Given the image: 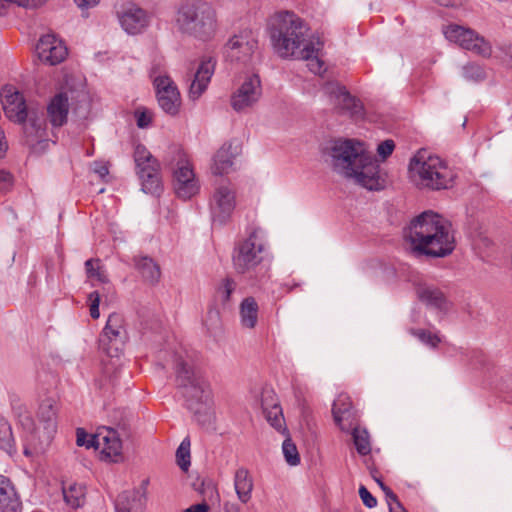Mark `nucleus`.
<instances>
[{
  "instance_id": "32",
  "label": "nucleus",
  "mask_w": 512,
  "mask_h": 512,
  "mask_svg": "<svg viewBox=\"0 0 512 512\" xmlns=\"http://www.w3.org/2000/svg\"><path fill=\"white\" fill-rule=\"evenodd\" d=\"M19 425L28 433L29 438L28 444L24 445L23 453L26 456H31L39 451L38 447L34 443V434L36 433V425L28 411H22L17 414Z\"/></svg>"
},
{
  "instance_id": "48",
  "label": "nucleus",
  "mask_w": 512,
  "mask_h": 512,
  "mask_svg": "<svg viewBox=\"0 0 512 512\" xmlns=\"http://www.w3.org/2000/svg\"><path fill=\"white\" fill-rule=\"evenodd\" d=\"M395 148V143L391 139H387L383 142H381L377 147V153L378 155L385 160L387 157H389L393 150Z\"/></svg>"
},
{
  "instance_id": "41",
  "label": "nucleus",
  "mask_w": 512,
  "mask_h": 512,
  "mask_svg": "<svg viewBox=\"0 0 512 512\" xmlns=\"http://www.w3.org/2000/svg\"><path fill=\"white\" fill-rule=\"evenodd\" d=\"M409 333L416 337L421 343L432 349L437 348L439 343L441 342V337L439 336V334L432 333L429 330L411 328L409 330Z\"/></svg>"
},
{
  "instance_id": "6",
  "label": "nucleus",
  "mask_w": 512,
  "mask_h": 512,
  "mask_svg": "<svg viewBox=\"0 0 512 512\" xmlns=\"http://www.w3.org/2000/svg\"><path fill=\"white\" fill-rule=\"evenodd\" d=\"M176 26L184 34L209 40L217 29L215 10L207 3L182 5L177 11Z\"/></svg>"
},
{
  "instance_id": "11",
  "label": "nucleus",
  "mask_w": 512,
  "mask_h": 512,
  "mask_svg": "<svg viewBox=\"0 0 512 512\" xmlns=\"http://www.w3.org/2000/svg\"><path fill=\"white\" fill-rule=\"evenodd\" d=\"M323 92L330 103L342 114L359 118L363 116V105L359 99L352 96L345 86L330 81L323 86Z\"/></svg>"
},
{
  "instance_id": "1",
  "label": "nucleus",
  "mask_w": 512,
  "mask_h": 512,
  "mask_svg": "<svg viewBox=\"0 0 512 512\" xmlns=\"http://www.w3.org/2000/svg\"><path fill=\"white\" fill-rule=\"evenodd\" d=\"M323 157L336 174L353 179L356 184L368 190H381L385 186L380 166L364 142L355 139L335 140L324 148Z\"/></svg>"
},
{
  "instance_id": "37",
  "label": "nucleus",
  "mask_w": 512,
  "mask_h": 512,
  "mask_svg": "<svg viewBox=\"0 0 512 512\" xmlns=\"http://www.w3.org/2000/svg\"><path fill=\"white\" fill-rule=\"evenodd\" d=\"M63 496L68 505L78 508L84 503L85 488L80 484H71L68 488H63Z\"/></svg>"
},
{
  "instance_id": "2",
  "label": "nucleus",
  "mask_w": 512,
  "mask_h": 512,
  "mask_svg": "<svg viewBox=\"0 0 512 512\" xmlns=\"http://www.w3.org/2000/svg\"><path fill=\"white\" fill-rule=\"evenodd\" d=\"M403 236L416 255L444 258L455 249L451 223L431 210L413 218L404 229Z\"/></svg>"
},
{
  "instance_id": "46",
  "label": "nucleus",
  "mask_w": 512,
  "mask_h": 512,
  "mask_svg": "<svg viewBox=\"0 0 512 512\" xmlns=\"http://www.w3.org/2000/svg\"><path fill=\"white\" fill-rule=\"evenodd\" d=\"M96 434L88 436L83 428H78L76 431V444L86 448L96 449Z\"/></svg>"
},
{
  "instance_id": "59",
  "label": "nucleus",
  "mask_w": 512,
  "mask_h": 512,
  "mask_svg": "<svg viewBox=\"0 0 512 512\" xmlns=\"http://www.w3.org/2000/svg\"><path fill=\"white\" fill-rule=\"evenodd\" d=\"M387 504L389 507V512H397L399 510H403L404 508L398 499H396L395 501H391Z\"/></svg>"
},
{
  "instance_id": "57",
  "label": "nucleus",
  "mask_w": 512,
  "mask_h": 512,
  "mask_svg": "<svg viewBox=\"0 0 512 512\" xmlns=\"http://www.w3.org/2000/svg\"><path fill=\"white\" fill-rule=\"evenodd\" d=\"M439 5L444 7H457L462 5L464 0H435Z\"/></svg>"
},
{
  "instance_id": "15",
  "label": "nucleus",
  "mask_w": 512,
  "mask_h": 512,
  "mask_svg": "<svg viewBox=\"0 0 512 512\" xmlns=\"http://www.w3.org/2000/svg\"><path fill=\"white\" fill-rule=\"evenodd\" d=\"M159 106L167 114L176 115L180 108V94L173 81L167 76L155 78Z\"/></svg>"
},
{
  "instance_id": "7",
  "label": "nucleus",
  "mask_w": 512,
  "mask_h": 512,
  "mask_svg": "<svg viewBox=\"0 0 512 512\" xmlns=\"http://www.w3.org/2000/svg\"><path fill=\"white\" fill-rule=\"evenodd\" d=\"M133 158L141 190L146 194L159 195L162 191L159 161L142 144L136 145Z\"/></svg>"
},
{
  "instance_id": "34",
  "label": "nucleus",
  "mask_w": 512,
  "mask_h": 512,
  "mask_svg": "<svg viewBox=\"0 0 512 512\" xmlns=\"http://www.w3.org/2000/svg\"><path fill=\"white\" fill-rule=\"evenodd\" d=\"M175 167L173 168V180H196L192 165L187 155L180 149H175Z\"/></svg>"
},
{
  "instance_id": "33",
  "label": "nucleus",
  "mask_w": 512,
  "mask_h": 512,
  "mask_svg": "<svg viewBox=\"0 0 512 512\" xmlns=\"http://www.w3.org/2000/svg\"><path fill=\"white\" fill-rule=\"evenodd\" d=\"M134 261L136 269L146 282L155 284L159 281L161 276L160 267L152 258L144 256L135 258Z\"/></svg>"
},
{
  "instance_id": "43",
  "label": "nucleus",
  "mask_w": 512,
  "mask_h": 512,
  "mask_svg": "<svg viewBox=\"0 0 512 512\" xmlns=\"http://www.w3.org/2000/svg\"><path fill=\"white\" fill-rule=\"evenodd\" d=\"M282 444V451L286 462L291 466H296L300 463V457L296 445L291 441L289 434Z\"/></svg>"
},
{
  "instance_id": "26",
  "label": "nucleus",
  "mask_w": 512,
  "mask_h": 512,
  "mask_svg": "<svg viewBox=\"0 0 512 512\" xmlns=\"http://www.w3.org/2000/svg\"><path fill=\"white\" fill-rule=\"evenodd\" d=\"M332 414L335 423L342 431H348L352 426L353 411L352 402L348 395L340 394L334 401Z\"/></svg>"
},
{
  "instance_id": "45",
  "label": "nucleus",
  "mask_w": 512,
  "mask_h": 512,
  "mask_svg": "<svg viewBox=\"0 0 512 512\" xmlns=\"http://www.w3.org/2000/svg\"><path fill=\"white\" fill-rule=\"evenodd\" d=\"M85 270L88 278L97 279L102 283L107 282V277L104 271L101 270L98 259H88L85 262Z\"/></svg>"
},
{
  "instance_id": "44",
  "label": "nucleus",
  "mask_w": 512,
  "mask_h": 512,
  "mask_svg": "<svg viewBox=\"0 0 512 512\" xmlns=\"http://www.w3.org/2000/svg\"><path fill=\"white\" fill-rule=\"evenodd\" d=\"M463 77L469 81L479 82L485 79L486 74L479 64L469 63L463 67Z\"/></svg>"
},
{
  "instance_id": "17",
  "label": "nucleus",
  "mask_w": 512,
  "mask_h": 512,
  "mask_svg": "<svg viewBox=\"0 0 512 512\" xmlns=\"http://www.w3.org/2000/svg\"><path fill=\"white\" fill-rule=\"evenodd\" d=\"M216 60L211 56H205L201 59L193 79L189 86V99L196 101L207 90L211 78L215 72Z\"/></svg>"
},
{
  "instance_id": "3",
  "label": "nucleus",
  "mask_w": 512,
  "mask_h": 512,
  "mask_svg": "<svg viewBox=\"0 0 512 512\" xmlns=\"http://www.w3.org/2000/svg\"><path fill=\"white\" fill-rule=\"evenodd\" d=\"M305 22L290 11H281L271 17L270 38L275 52L281 58H307L313 50L312 38Z\"/></svg>"
},
{
  "instance_id": "18",
  "label": "nucleus",
  "mask_w": 512,
  "mask_h": 512,
  "mask_svg": "<svg viewBox=\"0 0 512 512\" xmlns=\"http://www.w3.org/2000/svg\"><path fill=\"white\" fill-rule=\"evenodd\" d=\"M72 91H62L55 94L47 105V120L54 128L62 127L67 123L70 101L73 100Z\"/></svg>"
},
{
  "instance_id": "62",
  "label": "nucleus",
  "mask_w": 512,
  "mask_h": 512,
  "mask_svg": "<svg viewBox=\"0 0 512 512\" xmlns=\"http://www.w3.org/2000/svg\"><path fill=\"white\" fill-rule=\"evenodd\" d=\"M225 512H241V508L236 503H226L224 506Z\"/></svg>"
},
{
  "instance_id": "27",
  "label": "nucleus",
  "mask_w": 512,
  "mask_h": 512,
  "mask_svg": "<svg viewBox=\"0 0 512 512\" xmlns=\"http://www.w3.org/2000/svg\"><path fill=\"white\" fill-rule=\"evenodd\" d=\"M22 503L12 482L0 475V512H21Z\"/></svg>"
},
{
  "instance_id": "61",
  "label": "nucleus",
  "mask_w": 512,
  "mask_h": 512,
  "mask_svg": "<svg viewBox=\"0 0 512 512\" xmlns=\"http://www.w3.org/2000/svg\"><path fill=\"white\" fill-rule=\"evenodd\" d=\"M7 150V143L5 142L4 132L0 130V158L4 155Z\"/></svg>"
},
{
  "instance_id": "22",
  "label": "nucleus",
  "mask_w": 512,
  "mask_h": 512,
  "mask_svg": "<svg viewBox=\"0 0 512 512\" xmlns=\"http://www.w3.org/2000/svg\"><path fill=\"white\" fill-rule=\"evenodd\" d=\"M147 484L143 481L141 487L123 491L115 501L116 512H143L147 502Z\"/></svg>"
},
{
  "instance_id": "60",
  "label": "nucleus",
  "mask_w": 512,
  "mask_h": 512,
  "mask_svg": "<svg viewBox=\"0 0 512 512\" xmlns=\"http://www.w3.org/2000/svg\"><path fill=\"white\" fill-rule=\"evenodd\" d=\"M208 321H211L212 325H217L219 322V312L217 310H210L208 312Z\"/></svg>"
},
{
  "instance_id": "24",
  "label": "nucleus",
  "mask_w": 512,
  "mask_h": 512,
  "mask_svg": "<svg viewBox=\"0 0 512 512\" xmlns=\"http://www.w3.org/2000/svg\"><path fill=\"white\" fill-rule=\"evenodd\" d=\"M119 22L128 34L135 35L147 27L148 15L143 9L132 5L119 15Z\"/></svg>"
},
{
  "instance_id": "49",
  "label": "nucleus",
  "mask_w": 512,
  "mask_h": 512,
  "mask_svg": "<svg viewBox=\"0 0 512 512\" xmlns=\"http://www.w3.org/2000/svg\"><path fill=\"white\" fill-rule=\"evenodd\" d=\"M359 496L363 504L368 508H374L377 505V499L368 491V489L361 485L359 488Z\"/></svg>"
},
{
  "instance_id": "20",
  "label": "nucleus",
  "mask_w": 512,
  "mask_h": 512,
  "mask_svg": "<svg viewBox=\"0 0 512 512\" xmlns=\"http://www.w3.org/2000/svg\"><path fill=\"white\" fill-rule=\"evenodd\" d=\"M36 52L41 61L50 65L62 62L67 56V48L54 35L47 34L40 38Z\"/></svg>"
},
{
  "instance_id": "13",
  "label": "nucleus",
  "mask_w": 512,
  "mask_h": 512,
  "mask_svg": "<svg viewBox=\"0 0 512 512\" xmlns=\"http://www.w3.org/2000/svg\"><path fill=\"white\" fill-rule=\"evenodd\" d=\"M125 339L126 331L123 327L121 315L116 313L110 314L99 340L101 347L111 357L118 356Z\"/></svg>"
},
{
  "instance_id": "5",
  "label": "nucleus",
  "mask_w": 512,
  "mask_h": 512,
  "mask_svg": "<svg viewBox=\"0 0 512 512\" xmlns=\"http://www.w3.org/2000/svg\"><path fill=\"white\" fill-rule=\"evenodd\" d=\"M411 182L420 189L439 191L453 186L454 170L439 156L426 150L418 151L408 165Z\"/></svg>"
},
{
  "instance_id": "31",
  "label": "nucleus",
  "mask_w": 512,
  "mask_h": 512,
  "mask_svg": "<svg viewBox=\"0 0 512 512\" xmlns=\"http://www.w3.org/2000/svg\"><path fill=\"white\" fill-rule=\"evenodd\" d=\"M231 144L223 145L214 155L211 167L212 173L216 176H223L232 171L234 155L231 151Z\"/></svg>"
},
{
  "instance_id": "14",
  "label": "nucleus",
  "mask_w": 512,
  "mask_h": 512,
  "mask_svg": "<svg viewBox=\"0 0 512 512\" xmlns=\"http://www.w3.org/2000/svg\"><path fill=\"white\" fill-rule=\"evenodd\" d=\"M258 42L253 33L244 30L237 35L231 37L225 45V56L230 61L248 62L255 50Z\"/></svg>"
},
{
  "instance_id": "47",
  "label": "nucleus",
  "mask_w": 512,
  "mask_h": 512,
  "mask_svg": "<svg viewBox=\"0 0 512 512\" xmlns=\"http://www.w3.org/2000/svg\"><path fill=\"white\" fill-rule=\"evenodd\" d=\"M46 0H0V15L5 10L7 3H15L18 6L32 8L42 5Z\"/></svg>"
},
{
  "instance_id": "50",
  "label": "nucleus",
  "mask_w": 512,
  "mask_h": 512,
  "mask_svg": "<svg viewBox=\"0 0 512 512\" xmlns=\"http://www.w3.org/2000/svg\"><path fill=\"white\" fill-rule=\"evenodd\" d=\"M90 300V316L93 319H98L100 316L99 313V303H100V295L97 291H94L89 294Z\"/></svg>"
},
{
  "instance_id": "51",
  "label": "nucleus",
  "mask_w": 512,
  "mask_h": 512,
  "mask_svg": "<svg viewBox=\"0 0 512 512\" xmlns=\"http://www.w3.org/2000/svg\"><path fill=\"white\" fill-rule=\"evenodd\" d=\"M13 186V176L10 172L0 170V190L7 192Z\"/></svg>"
},
{
  "instance_id": "58",
  "label": "nucleus",
  "mask_w": 512,
  "mask_h": 512,
  "mask_svg": "<svg viewBox=\"0 0 512 512\" xmlns=\"http://www.w3.org/2000/svg\"><path fill=\"white\" fill-rule=\"evenodd\" d=\"M382 491L385 494L387 503H389L391 501H395L396 499H398L397 495L388 486L387 487H383Z\"/></svg>"
},
{
  "instance_id": "55",
  "label": "nucleus",
  "mask_w": 512,
  "mask_h": 512,
  "mask_svg": "<svg viewBox=\"0 0 512 512\" xmlns=\"http://www.w3.org/2000/svg\"><path fill=\"white\" fill-rule=\"evenodd\" d=\"M209 506L206 503H199L196 505H192L185 509L183 512H208Z\"/></svg>"
},
{
  "instance_id": "54",
  "label": "nucleus",
  "mask_w": 512,
  "mask_h": 512,
  "mask_svg": "<svg viewBox=\"0 0 512 512\" xmlns=\"http://www.w3.org/2000/svg\"><path fill=\"white\" fill-rule=\"evenodd\" d=\"M93 171L98 174L101 178H104L108 175L109 170L106 163L103 162H94L93 163Z\"/></svg>"
},
{
  "instance_id": "10",
  "label": "nucleus",
  "mask_w": 512,
  "mask_h": 512,
  "mask_svg": "<svg viewBox=\"0 0 512 512\" xmlns=\"http://www.w3.org/2000/svg\"><path fill=\"white\" fill-rule=\"evenodd\" d=\"M262 97V84L259 75L246 76L230 97V105L237 113L253 109Z\"/></svg>"
},
{
  "instance_id": "8",
  "label": "nucleus",
  "mask_w": 512,
  "mask_h": 512,
  "mask_svg": "<svg viewBox=\"0 0 512 512\" xmlns=\"http://www.w3.org/2000/svg\"><path fill=\"white\" fill-rule=\"evenodd\" d=\"M445 38L473 54L489 57L492 53L490 43L475 30L458 24H448L442 28Z\"/></svg>"
},
{
  "instance_id": "38",
  "label": "nucleus",
  "mask_w": 512,
  "mask_h": 512,
  "mask_svg": "<svg viewBox=\"0 0 512 512\" xmlns=\"http://www.w3.org/2000/svg\"><path fill=\"white\" fill-rule=\"evenodd\" d=\"M0 450L8 454L16 451L11 426L2 417H0Z\"/></svg>"
},
{
  "instance_id": "12",
  "label": "nucleus",
  "mask_w": 512,
  "mask_h": 512,
  "mask_svg": "<svg viewBox=\"0 0 512 512\" xmlns=\"http://www.w3.org/2000/svg\"><path fill=\"white\" fill-rule=\"evenodd\" d=\"M236 206L235 190L230 183H221L215 187L210 199V211L213 222L225 224Z\"/></svg>"
},
{
  "instance_id": "16",
  "label": "nucleus",
  "mask_w": 512,
  "mask_h": 512,
  "mask_svg": "<svg viewBox=\"0 0 512 512\" xmlns=\"http://www.w3.org/2000/svg\"><path fill=\"white\" fill-rule=\"evenodd\" d=\"M412 283L418 299L427 307L439 311L448 309V301L440 288L422 277L414 279Z\"/></svg>"
},
{
  "instance_id": "40",
  "label": "nucleus",
  "mask_w": 512,
  "mask_h": 512,
  "mask_svg": "<svg viewBox=\"0 0 512 512\" xmlns=\"http://www.w3.org/2000/svg\"><path fill=\"white\" fill-rule=\"evenodd\" d=\"M173 185L176 195L184 200L190 199L199 191L197 180H173Z\"/></svg>"
},
{
  "instance_id": "52",
  "label": "nucleus",
  "mask_w": 512,
  "mask_h": 512,
  "mask_svg": "<svg viewBox=\"0 0 512 512\" xmlns=\"http://www.w3.org/2000/svg\"><path fill=\"white\" fill-rule=\"evenodd\" d=\"M79 107L74 109V112L81 118H86L89 110V103L87 100V96L85 94H81V99L79 100Z\"/></svg>"
},
{
  "instance_id": "28",
  "label": "nucleus",
  "mask_w": 512,
  "mask_h": 512,
  "mask_svg": "<svg viewBox=\"0 0 512 512\" xmlns=\"http://www.w3.org/2000/svg\"><path fill=\"white\" fill-rule=\"evenodd\" d=\"M58 403L53 398L44 399L38 408L37 417L46 434V439L56 430L57 426Z\"/></svg>"
},
{
  "instance_id": "56",
  "label": "nucleus",
  "mask_w": 512,
  "mask_h": 512,
  "mask_svg": "<svg viewBox=\"0 0 512 512\" xmlns=\"http://www.w3.org/2000/svg\"><path fill=\"white\" fill-rule=\"evenodd\" d=\"M79 8H91L98 4V0H74Z\"/></svg>"
},
{
  "instance_id": "25",
  "label": "nucleus",
  "mask_w": 512,
  "mask_h": 512,
  "mask_svg": "<svg viewBox=\"0 0 512 512\" xmlns=\"http://www.w3.org/2000/svg\"><path fill=\"white\" fill-rule=\"evenodd\" d=\"M3 109L5 115L12 121L24 122L29 115L23 96L18 91L7 93L4 96Z\"/></svg>"
},
{
  "instance_id": "23",
  "label": "nucleus",
  "mask_w": 512,
  "mask_h": 512,
  "mask_svg": "<svg viewBox=\"0 0 512 512\" xmlns=\"http://www.w3.org/2000/svg\"><path fill=\"white\" fill-rule=\"evenodd\" d=\"M20 124L23 125V133L28 144L32 145L47 138V123L43 113L30 108L26 120Z\"/></svg>"
},
{
  "instance_id": "29",
  "label": "nucleus",
  "mask_w": 512,
  "mask_h": 512,
  "mask_svg": "<svg viewBox=\"0 0 512 512\" xmlns=\"http://www.w3.org/2000/svg\"><path fill=\"white\" fill-rule=\"evenodd\" d=\"M259 306L254 297L244 298L239 305L240 324L245 329H254L258 323Z\"/></svg>"
},
{
  "instance_id": "36",
  "label": "nucleus",
  "mask_w": 512,
  "mask_h": 512,
  "mask_svg": "<svg viewBox=\"0 0 512 512\" xmlns=\"http://www.w3.org/2000/svg\"><path fill=\"white\" fill-rule=\"evenodd\" d=\"M313 50L309 52V57L307 58H298L299 60L308 61V68L314 74H320L324 71V62L319 58V52L323 48V42L319 37L312 38Z\"/></svg>"
},
{
  "instance_id": "63",
  "label": "nucleus",
  "mask_w": 512,
  "mask_h": 512,
  "mask_svg": "<svg viewBox=\"0 0 512 512\" xmlns=\"http://www.w3.org/2000/svg\"><path fill=\"white\" fill-rule=\"evenodd\" d=\"M506 55L509 59V63L512 67V46H509L508 49H507V52H506Z\"/></svg>"
},
{
  "instance_id": "42",
  "label": "nucleus",
  "mask_w": 512,
  "mask_h": 512,
  "mask_svg": "<svg viewBox=\"0 0 512 512\" xmlns=\"http://www.w3.org/2000/svg\"><path fill=\"white\" fill-rule=\"evenodd\" d=\"M177 464L183 471H187L190 462V440L188 437L184 438L176 451Z\"/></svg>"
},
{
  "instance_id": "39",
  "label": "nucleus",
  "mask_w": 512,
  "mask_h": 512,
  "mask_svg": "<svg viewBox=\"0 0 512 512\" xmlns=\"http://www.w3.org/2000/svg\"><path fill=\"white\" fill-rule=\"evenodd\" d=\"M353 442L357 452L362 455H368L371 452V443L368 431L360 427H354L352 430Z\"/></svg>"
},
{
  "instance_id": "53",
  "label": "nucleus",
  "mask_w": 512,
  "mask_h": 512,
  "mask_svg": "<svg viewBox=\"0 0 512 512\" xmlns=\"http://www.w3.org/2000/svg\"><path fill=\"white\" fill-rule=\"evenodd\" d=\"M136 118H137V126L139 128H146L150 125L151 121H152V117L151 115L146 112V111H143V112H137L136 113Z\"/></svg>"
},
{
  "instance_id": "9",
  "label": "nucleus",
  "mask_w": 512,
  "mask_h": 512,
  "mask_svg": "<svg viewBox=\"0 0 512 512\" xmlns=\"http://www.w3.org/2000/svg\"><path fill=\"white\" fill-rule=\"evenodd\" d=\"M264 244L256 232L240 242L234 249L232 261L237 273L253 271L263 260Z\"/></svg>"
},
{
  "instance_id": "35",
  "label": "nucleus",
  "mask_w": 512,
  "mask_h": 512,
  "mask_svg": "<svg viewBox=\"0 0 512 512\" xmlns=\"http://www.w3.org/2000/svg\"><path fill=\"white\" fill-rule=\"evenodd\" d=\"M237 287L236 281L231 277L220 279L215 285L214 299L216 302L226 306L231 301V296Z\"/></svg>"
},
{
  "instance_id": "64",
  "label": "nucleus",
  "mask_w": 512,
  "mask_h": 512,
  "mask_svg": "<svg viewBox=\"0 0 512 512\" xmlns=\"http://www.w3.org/2000/svg\"><path fill=\"white\" fill-rule=\"evenodd\" d=\"M376 482L378 483L379 487L383 490V487H387L380 479L375 478Z\"/></svg>"
},
{
  "instance_id": "30",
  "label": "nucleus",
  "mask_w": 512,
  "mask_h": 512,
  "mask_svg": "<svg viewBox=\"0 0 512 512\" xmlns=\"http://www.w3.org/2000/svg\"><path fill=\"white\" fill-rule=\"evenodd\" d=\"M234 488L241 503L246 504L250 501L253 491V480L247 469L241 467L236 470L234 475Z\"/></svg>"
},
{
  "instance_id": "21",
  "label": "nucleus",
  "mask_w": 512,
  "mask_h": 512,
  "mask_svg": "<svg viewBox=\"0 0 512 512\" xmlns=\"http://www.w3.org/2000/svg\"><path fill=\"white\" fill-rule=\"evenodd\" d=\"M96 449L101 450L102 458L112 462L122 459V442L117 431L103 428L96 434Z\"/></svg>"
},
{
  "instance_id": "4",
  "label": "nucleus",
  "mask_w": 512,
  "mask_h": 512,
  "mask_svg": "<svg viewBox=\"0 0 512 512\" xmlns=\"http://www.w3.org/2000/svg\"><path fill=\"white\" fill-rule=\"evenodd\" d=\"M175 381L182 396L185 398L187 408L196 416L201 425H208L212 421V412L209 406L211 390L208 382L193 369L189 360L182 354L174 355Z\"/></svg>"
},
{
  "instance_id": "19",
  "label": "nucleus",
  "mask_w": 512,
  "mask_h": 512,
  "mask_svg": "<svg viewBox=\"0 0 512 512\" xmlns=\"http://www.w3.org/2000/svg\"><path fill=\"white\" fill-rule=\"evenodd\" d=\"M261 406L267 422L279 433L287 434L282 408L273 390L267 389L262 392Z\"/></svg>"
}]
</instances>
